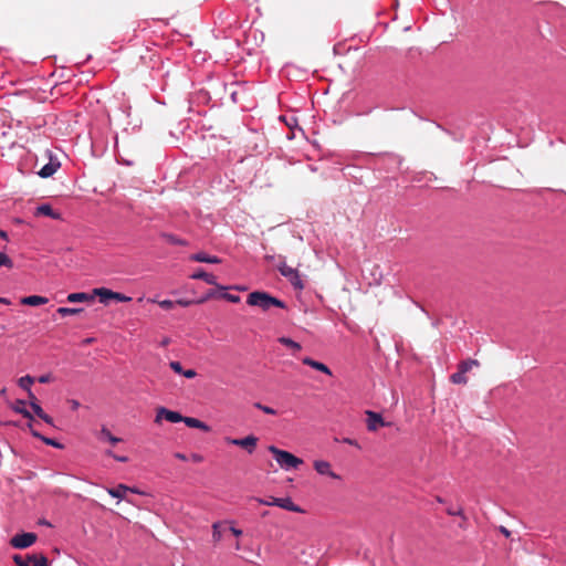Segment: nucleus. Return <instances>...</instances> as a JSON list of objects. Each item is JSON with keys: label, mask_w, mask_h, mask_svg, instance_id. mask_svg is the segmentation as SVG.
Segmentation results:
<instances>
[{"label": "nucleus", "mask_w": 566, "mask_h": 566, "mask_svg": "<svg viewBox=\"0 0 566 566\" xmlns=\"http://www.w3.org/2000/svg\"><path fill=\"white\" fill-rule=\"evenodd\" d=\"M247 303L251 306H258L262 311H269L272 306L285 308L284 302L261 291L250 293L248 295Z\"/></svg>", "instance_id": "f257e3e1"}, {"label": "nucleus", "mask_w": 566, "mask_h": 566, "mask_svg": "<svg viewBox=\"0 0 566 566\" xmlns=\"http://www.w3.org/2000/svg\"><path fill=\"white\" fill-rule=\"evenodd\" d=\"M269 451L273 454L279 465L285 470L296 469L303 464V460L295 457L291 452L281 450L274 446L269 447Z\"/></svg>", "instance_id": "f03ea898"}, {"label": "nucleus", "mask_w": 566, "mask_h": 566, "mask_svg": "<svg viewBox=\"0 0 566 566\" xmlns=\"http://www.w3.org/2000/svg\"><path fill=\"white\" fill-rule=\"evenodd\" d=\"M254 500L262 505L279 506L286 511L296 512V513L303 512L300 506L294 504V502L291 500V497L270 496L268 500L261 499V497H255Z\"/></svg>", "instance_id": "7ed1b4c3"}, {"label": "nucleus", "mask_w": 566, "mask_h": 566, "mask_svg": "<svg viewBox=\"0 0 566 566\" xmlns=\"http://www.w3.org/2000/svg\"><path fill=\"white\" fill-rule=\"evenodd\" d=\"M279 271L284 277H286L291 282V284L295 289H297V290L304 289L303 281H302L301 275L296 269H293L283 262L279 265Z\"/></svg>", "instance_id": "20e7f679"}, {"label": "nucleus", "mask_w": 566, "mask_h": 566, "mask_svg": "<svg viewBox=\"0 0 566 566\" xmlns=\"http://www.w3.org/2000/svg\"><path fill=\"white\" fill-rule=\"evenodd\" d=\"M38 539V536L35 533H21L14 535L10 539V544L14 548L23 549L32 546Z\"/></svg>", "instance_id": "39448f33"}, {"label": "nucleus", "mask_w": 566, "mask_h": 566, "mask_svg": "<svg viewBox=\"0 0 566 566\" xmlns=\"http://www.w3.org/2000/svg\"><path fill=\"white\" fill-rule=\"evenodd\" d=\"M94 294L97 295L99 297V301L103 303H106L108 300H116L123 303L132 301V297L126 296L122 293L113 292L105 287L95 289Z\"/></svg>", "instance_id": "423d86ee"}, {"label": "nucleus", "mask_w": 566, "mask_h": 566, "mask_svg": "<svg viewBox=\"0 0 566 566\" xmlns=\"http://www.w3.org/2000/svg\"><path fill=\"white\" fill-rule=\"evenodd\" d=\"M258 440L259 439L252 434L242 439L227 438L228 443L241 447L245 449L250 454L254 452L258 444Z\"/></svg>", "instance_id": "0eeeda50"}, {"label": "nucleus", "mask_w": 566, "mask_h": 566, "mask_svg": "<svg viewBox=\"0 0 566 566\" xmlns=\"http://www.w3.org/2000/svg\"><path fill=\"white\" fill-rule=\"evenodd\" d=\"M163 419L176 423L184 421V416H181L177 411H172L165 407H160L157 409L155 422L159 423Z\"/></svg>", "instance_id": "6e6552de"}, {"label": "nucleus", "mask_w": 566, "mask_h": 566, "mask_svg": "<svg viewBox=\"0 0 566 566\" xmlns=\"http://www.w3.org/2000/svg\"><path fill=\"white\" fill-rule=\"evenodd\" d=\"M366 416H367V429L369 431H373V432L377 431L380 427H385L388 424L387 422H385V420L380 413H377L371 410H367Z\"/></svg>", "instance_id": "1a4fd4ad"}, {"label": "nucleus", "mask_w": 566, "mask_h": 566, "mask_svg": "<svg viewBox=\"0 0 566 566\" xmlns=\"http://www.w3.org/2000/svg\"><path fill=\"white\" fill-rule=\"evenodd\" d=\"M314 469L318 474L328 475L332 479L339 480L340 476L332 470L331 463L324 460H317L314 462Z\"/></svg>", "instance_id": "9d476101"}, {"label": "nucleus", "mask_w": 566, "mask_h": 566, "mask_svg": "<svg viewBox=\"0 0 566 566\" xmlns=\"http://www.w3.org/2000/svg\"><path fill=\"white\" fill-rule=\"evenodd\" d=\"M139 493L136 489L129 488L125 484H118L116 488L107 489V493L116 499L125 500L127 492Z\"/></svg>", "instance_id": "9b49d317"}, {"label": "nucleus", "mask_w": 566, "mask_h": 566, "mask_svg": "<svg viewBox=\"0 0 566 566\" xmlns=\"http://www.w3.org/2000/svg\"><path fill=\"white\" fill-rule=\"evenodd\" d=\"M34 214L35 216L50 217V218H52L54 220H60L62 218L61 213L57 212V211H54L53 208L50 205H48V203L39 206L35 209Z\"/></svg>", "instance_id": "f8f14e48"}, {"label": "nucleus", "mask_w": 566, "mask_h": 566, "mask_svg": "<svg viewBox=\"0 0 566 566\" xmlns=\"http://www.w3.org/2000/svg\"><path fill=\"white\" fill-rule=\"evenodd\" d=\"M59 168H60V163L51 159L50 163H48L40 169L39 176L42 178H49V177L53 176Z\"/></svg>", "instance_id": "ddd939ff"}, {"label": "nucleus", "mask_w": 566, "mask_h": 566, "mask_svg": "<svg viewBox=\"0 0 566 566\" xmlns=\"http://www.w3.org/2000/svg\"><path fill=\"white\" fill-rule=\"evenodd\" d=\"M32 566H50V562L43 554H28L24 556Z\"/></svg>", "instance_id": "4468645a"}, {"label": "nucleus", "mask_w": 566, "mask_h": 566, "mask_svg": "<svg viewBox=\"0 0 566 566\" xmlns=\"http://www.w3.org/2000/svg\"><path fill=\"white\" fill-rule=\"evenodd\" d=\"M302 361H303L304 365H307V366H310V367H312V368H314V369H316L318 371H322V373H324L326 375H329V376L332 375V371L328 368V366H326L325 364H323L321 361H316V360H314V359H312L310 357L303 358Z\"/></svg>", "instance_id": "2eb2a0df"}, {"label": "nucleus", "mask_w": 566, "mask_h": 566, "mask_svg": "<svg viewBox=\"0 0 566 566\" xmlns=\"http://www.w3.org/2000/svg\"><path fill=\"white\" fill-rule=\"evenodd\" d=\"M190 260L196 261V262L211 263V264H218L221 262V260L218 256L208 255L203 252L192 254L190 256Z\"/></svg>", "instance_id": "dca6fc26"}, {"label": "nucleus", "mask_w": 566, "mask_h": 566, "mask_svg": "<svg viewBox=\"0 0 566 566\" xmlns=\"http://www.w3.org/2000/svg\"><path fill=\"white\" fill-rule=\"evenodd\" d=\"M190 277L193 280H203L206 283H208L210 285L218 286L217 277L211 273L205 272L203 270H199V271L195 272L193 274H191Z\"/></svg>", "instance_id": "f3484780"}, {"label": "nucleus", "mask_w": 566, "mask_h": 566, "mask_svg": "<svg viewBox=\"0 0 566 566\" xmlns=\"http://www.w3.org/2000/svg\"><path fill=\"white\" fill-rule=\"evenodd\" d=\"M48 302H49V300L46 297L40 296V295H30V296H25V297L21 298V303L23 305H29V306H39V305L46 304Z\"/></svg>", "instance_id": "a211bd4d"}, {"label": "nucleus", "mask_w": 566, "mask_h": 566, "mask_svg": "<svg viewBox=\"0 0 566 566\" xmlns=\"http://www.w3.org/2000/svg\"><path fill=\"white\" fill-rule=\"evenodd\" d=\"M11 409L17 413L22 415L24 418H28L29 420L33 419L32 413L25 408L24 400L18 399L14 403L11 405Z\"/></svg>", "instance_id": "6ab92c4d"}, {"label": "nucleus", "mask_w": 566, "mask_h": 566, "mask_svg": "<svg viewBox=\"0 0 566 566\" xmlns=\"http://www.w3.org/2000/svg\"><path fill=\"white\" fill-rule=\"evenodd\" d=\"M185 424L189 428H196V429H200V430H203V431H209L210 428L209 426H207L205 422L200 421L199 419L197 418H192V417H184V421Z\"/></svg>", "instance_id": "aec40b11"}, {"label": "nucleus", "mask_w": 566, "mask_h": 566, "mask_svg": "<svg viewBox=\"0 0 566 566\" xmlns=\"http://www.w3.org/2000/svg\"><path fill=\"white\" fill-rule=\"evenodd\" d=\"M32 436L38 438V439H40L41 441H43L48 446H51V447H54V448H57V449H62L63 448V446L60 442H57L56 440L48 438V437H44L41 433H39L38 431H35V430H32Z\"/></svg>", "instance_id": "412c9836"}, {"label": "nucleus", "mask_w": 566, "mask_h": 566, "mask_svg": "<svg viewBox=\"0 0 566 566\" xmlns=\"http://www.w3.org/2000/svg\"><path fill=\"white\" fill-rule=\"evenodd\" d=\"M93 300V296L86 294V293H71L67 295V301L71 303L75 302H86Z\"/></svg>", "instance_id": "4be33fe9"}, {"label": "nucleus", "mask_w": 566, "mask_h": 566, "mask_svg": "<svg viewBox=\"0 0 566 566\" xmlns=\"http://www.w3.org/2000/svg\"><path fill=\"white\" fill-rule=\"evenodd\" d=\"M479 365H480V363L476 359H467V360L461 361L458 365V369H460L462 373L467 374L473 367H478Z\"/></svg>", "instance_id": "5701e85b"}, {"label": "nucleus", "mask_w": 566, "mask_h": 566, "mask_svg": "<svg viewBox=\"0 0 566 566\" xmlns=\"http://www.w3.org/2000/svg\"><path fill=\"white\" fill-rule=\"evenodd\" d=\"M450 379L453 384H457V385H465L468 382L465 373H462L460 369H458L457 373L452 374Z\"/></svg>", "instance_id": "b1692460"}, {"label": "nucleus", "mask_w": 566, "mask_h": 566, "mask_svg": "<svg viewBox=\"0 0 566 566\" xmlns=\"http://www.w3.org/2000/svg\"><path fill=\"white\" fill-rule=\"evenodd\" d=\"M279 342H280L282 345H284V346L290 347V348H291V349H293L294 352H298V350H301V348H302V347H301V345H300L298 343L294 342L293 339H291V338H289V337H284V336H283V337H280V338H279Z\"/></svg>", "instance_id": "393cba45"}, {"label": "nucleus", "mask_w": 566, "mask_h": 566, "mask_svg": "<svg viewBox=\"0 0 566 566\" xmlns=\"http://www.w3.org/2000/svg\"><path fill=\"white\" fill-rule=\"evenodd\" d=\"M18 382H19V386L22 389L27 390V394H28L29 390H31L32 384L34 382V378L27 375V376L21 377Z\"/></svg>", "instance_id": "a878e982"}, {"label": "nucleus", "mask_w": 566, "mask_h": 566, "mask_svg": "<svg viewBox=\"0 0 566 566\" xmlns=\"http://www.w3.org/2000/svg\"><path fill=\"white\" fill-rule=\"evenodd\" d=\"M101 438L106 439L112 444H116V443L122 441L120 438H117V437L113 436L111 433V431L108 429H106V428H102V430H101Z\"/></svg>", "instance_id": "bb28decb"}, {"label": "nucleus", "mask_w": 566, "mask_h": 566, "mask_svg": "<svg viewBox=\"0 0 566 566\" xmlns=\"http://www.w3.org/2000/svg\"><path fill=\"white\" fill-rule=\"evenodd\" d=\"M56 312L61 316L77 315L83 312V308L59 307Z\"/></svg>", "instance_id": "cd10ccee"}, {"label": "nucleus", "mask_w": 566, "mask_h": 566, "mask_svg": "<svg viewBox=\"0 0 566 566\" xmlns=\"http://www.w3.org/2000/svg\"><path fill=\"white\" fill-rule=\"evenodd\" d=\"M447 514L451 515V516H460L462 518V521L467 522V516L464 515L463 509L461 506H458V507L449 506L447 509Z\"/></svg>", "instance_id": "c85d7f7f"}, {"label": "nucleus", "mask_w": 566, "mask_h": 566, "mask_svg": "<svg viewBox=\"0 0 566 566\" xmlns=\"http://www.w3.org/2000/svg\"><path fill=\"white\" fill-rule=\"evenodd\" d=\"M161 237L165 239L166 242L176 244V245H185L186 242L179 238H177L174 234L170 233H163Z\"/></svg>", "instance_id": "c756f323"}, {"label": "nucleus", "mask_w": 566, "mask_h": 566, "mask_svg": "<svg viewBox=\"0 0 566 566\" xmlns=\"http://www.w3.org/2000/svg\"><path fill=\"white\" fill-rule=\"evenodd\" d=\"M222 525L221 522H216L212 525V539L214 543H218L222 538V533L220 531V526Z\"/></svg>", "instance_id": "7c9ffc66"}, {"label": "nucleus", "mask_w": 566, "mask_h": 566, "mask_svg": "<svg viewBox=\"0 0 566 566\" xmlns=\"http://www.w3.org/2000/svg\"><path fill=\"white\" fill-rule=\"evenodd\" d=\"M0 266L12 268V260L3 252H0Z\"/></svg>", "instance_id": "2f4dec72"}, {"label": "nucleus", "mask_w": 566, "mask_h": 566, "mask_svg": "<svg viewBox=\"0 0 566 566\" xmlns=\"http://www.w3.org/2000/svg\"><path fill=\"white\" fill-rule=\"evenodd\" d=\"M13 562L15 564V566H30L27 558L22 555H14L13 556Z\"/></svg>", "instance_id": "473e14b6"}, {"label": "nucleus", "mask_w": 566, "mask_h": 566, "mask_svg": "<svg viewBox=\"0 0 566 566\" xmlns=\"http://www.w3.org/2000/svg\"><path fill=\"white\" fill-rule=\"evenodd\" d=\"M30 407L33 410V412L40 418L44 413L42 407L39 405V402L30 401Z\"/></svg>", "instance_id": "72a5a7b5"}, {"label": "nucleus", "mask_w": 566, "mask_h": 566, "mask_svg": "<svg viewBox=\"0 0 566 566\" xmlns=\"http://www.w3.org/2000/svg\"><path fill=\"white\" fill-rule=\"evenodd\" d=\"M169 366L176 374L182 375L184 368L179 361L172 360L169 363Z\"/></svg>", "instance_id": "f704fd0d"}, {"label": "nucleus", "mask_w": 566, "mask_h": 566, "mask_svg": "<svg viewBox=\"0 0 566 566\" xmlns=\"http://www.w3.org/2000/svg\"><path fill=\"white\" fill-rule=\"evenodd\" d=\"M254 406L258 409L262 410L263 412H265L268 415H275L276 413V411L273 408L264 406V405H261L260 402H256Z\"/></svg>", "instance_id": "c9c22d12"}, {"label": "nucleus", "mask_w": 566, "mask_h": 566, "mask_svg": "<svg viewBox=\"0 0 566 566\" xmlns=\"http://www.w3.org/2000/svg\"><path fill=\"white\" fill-rule=\"evenodd\" d=\"M158 304L164 310H171L175 305V302H172L170 300H164V301L158 302Z\"/></svg>", "instance_id": "e433bc0d"}, {"label": "nucleus", "mask_w": 566, "mask_h": 566, "mask_svg": "<svg viewBox=\"0 0 566 566\" xmlns=\"http://www.w3.org/2000/svg\"><path fill=\"white\" fill-rule=\"evenodd\" d=\"M96 93H90L87 96H86V103H87V106H93L94 103H99V99L96 98Z\"/></svg>", "instance_id": "4c0bfd02"}, {"label": "nucleus", "mask_w": 566, "mask_h": 566, "mask_svg": "<svg viewBox=\"0 0 566 566\" xmlns=\"http://www.w3.org/2000/svg\"><path fill=\"white\" fill-rule=\"evenodd\" d=\"M222 297L226 298L227 301L231 302V303H239L240 302V296L239 295L224 293L222 295Z\"/></svg>", "instance_id": "58836bf2"}, {"label": "nucleus", "mask_w": 566, "mask_h": 566, "mask_svg": "<svg viewBox=\"0 0 566 566\" xmlns=\"http://www.w3.org/2000/svg\"><path fill=\"white\" fill-rule=\"evenodd\" d=\"M182 376H185L188 379H192L197 376V373L195 369H187V370H184Z\"/></svg>", "instance_id": "ea45409f"}, {"label": "nucleus", "mask_w": 566, "mask_h": 566, "mask_svg": "<svg viewBox=\"0 0 566 566\" xmlns=\"http://www.w3.org/2000/svg\"><path fill=\"white\" fill-rule=\"evenodd\" d=\"M40 419H42L45 423L48 424H53V419L52 417H50L48 413H43L42 417H40Z\"/></svg>", "instance_id": "a19ab883"}, {"label": "nucleus", "mask_w": 566, "mask_h": 566, "mask_svg": "<svg viewBox=\"0 0 566 566\" xmlns=\"http://www.w3.org/2000/svg\"><path fill=\"white\" fill-rule=\"evenodd\" d=\"M39 382L46 384L51 380V375H42L38 378Z\"/></svg>", "instance_id": "79ce46f5"}, {"label": "nucleus", "mask_w": 566, "mask_h": 566, "mask_svg": "<svg viewBox=\"0 0 566 566\" xmlns=\"http://www.w3.org/2000/svg\"><path fill=\"white\" fill-rule=\"evenodd\" d=\"M499 531L505 536V537H510L511 536V532L505 527V526H500L499 527Z\"/></svg>", "instance_id": "37998d69"}, {"label": "nucleus", "mask_w": 566, "mask_h": 566, "mask_svg": "<svg viewBox=\"0 0 566 566\" xmlns=\"http://www.w3.org/2000/svg\"><path fill=\"white\" fill-rule=\"evenodd\" d=\"M176 303H177V304H179V305H181V306H189V305H191L193 302H192V301L178 300Z\"/></svg>", "instance_id": "c03bdc74"}, {"label": "nucleus", "mask_w": 566, "mask_h": 566, "mask_svg": "<svg viewBox=\"0 0 566 566\" xmlns=\"http://www.w3.org/2000/svg\"><path fill=\"white\" fill-rule=\"evenodd\" d=\"M230 531H231V533H232L234 536H237V537H239V536H241V535H242V531H241V530H239V528L231 527V528H230Z\"/></svg>", "instance_id": "a18cd8bd"}, {"label": "nucleus", "mask_w": 566, "mask_h": 566, "mask_svg": "<svg viewBox=\"0 0 566 566\" xmlns=\"http://www.w3.org/2000/svg\"><path fill=\"white\" fill-rule=\"evenodd\" d=\"M28 398H29V402L30 401L38 402V399H36L35 395L32 392V390H29Z\"/></svg>", "instance_id": "49530a36"}, {"label": "nucleus", "mask_w": 566, "mask_h": 566, "mask_svg": "<svg viewBox=\"0 0 566 566\" xmlns=\"http://www.w3.org/2000/svg\"><path fill=\"white\" fill-rule=\"evenodd\" d=\"M231 101L234 104L240 102L239 98H238V92L234 91V92L231 93Z\"/></svg>", "instance_id": "de8ad7c7"}, {"label": "nucleus", "mask_w": 566, "mask_h": 566, "mask_svg": "<svg viewBox=\"0 0 566 566\" xmlns=\"http://www.w3.org/2000/svg\"><path fill=\"white\" fill-rule=\"evenodd\" d=\"M191 459H192V461H195V462H201V461L203 460V458H202L200 454H197V453H193V454L191 455Z\"/></svg>", "instance_id": "09e8293b"}, {"label": "nucleus", "mask_w": 566, "mask_h": 566, "mask_svg": "<svg viewBox=\"0 0 566 566\" xmlns=\"http://www.w3.org/2000/svg\"><path fill=\"white\" fill-rule=\"evenodd\" d=\"M113 458H114L116 461H119V462H127V461H128V458H127V457L113 455Z\"/></svg>", "instance_id": "8fccbe9b"}, {"label": "nucleus", "mask_w": 566, "mask_h": 566, "mask_svg": "<svg viewBox=\"0 0 566 566\" xmlns=\"http://www.w3.org/2000/svg\"><path fill=\"white\" fill-rule=\"evenodd\" d=\"M175 457H176L177 459H179V460H182V461H186V460H187L186 455H185V454H182V453H176V454H175Z\"/></svg>", "instance_id": "3c124183"}, {"label": "nucleus", "mask_w": 566, "mask_h": 566, "mask_svg": "<svg viewBox=\"0 0 566 566\" xmlns=\"http://www.w3.org/2000/svg\"><path fill=\"white\" fill-rule=\"evenodd\" d=\"M0 238H1V239H8V234H7V232H6V231H3V230H1V229H0Z\"/></svg>", "instance_id": "603ef678"}, {"label": "nucleus", "mask_w": 566, "mask_h": 566, "mask_svg": "<svg viewBox=\"0 0 566 566\" xmlns=\"http://www.w3.org/2000/svg\"><path fill=\"white\" fill-rule=\"evenodd\" d=\"M27 427L30 429V431L32 432L33 429V419L30 420L28 423H27Z\"/></svg>", "instance_id": "864d4df0"}, {"label": "nucleus", "mask_w": 566, "mask_h": 566, "mask_svg": "<svg viewBox=\"0 0 566 566\" xmlns=\"http://www.w3.org/2000/svg\"><path fill=\"white\" fill-rule=\"evenodd\" d=\"M0 304H10V301L7 298L0 297Z\"/></svg>", "instance_id": "5fc2aeb1"}, {"label": "nucleus", "mask_w": 566, "mask_h": 566, "mask_svg": "<svg viewBox=\"0 0 566 566\" xmlns=\"http://www.w3.org/2000/svg\"><path fill=\"white\" fill-rule=\"evenodd\" d=\"M78 406H80L78 401H76V400L72 401V408L73 409H76Z\"/></svg>", "instance_id": "6e6d98bb"}, {"label": "nucleus", "mask_w": 566, "mask_h": 566, "mask_svg": "<svg viewBox=\"0 0 566 566\" xmlns=\"http://www.w3.org/2000/svg\"><path fill=\"white\" fill-rule=\"evenodd\" d=\"M211 296H212V293H209V294L207 295V297L201 298L200 301H198V303H203L208 297H211Z\"/></svg>", "instance_id": "4d7b16f0"}, {"label": "nucleus", "mask_w": 566, "mask_h": 566, "mask_svg": "<svg viewBox=\"0 0 566 566\" xmlns=\"http://www.w3.org/2000/svg\"><path fill=\"white\" fill-rule=\"evenodd\" d=\"M344 442H346V443H348V444H355V443H354V441H353V440H350V439H348V438H347V439H345V440H344Z\"/></svg>", "instance_id": "13d9d810"}, {"label": "nucleus", "mask_w": 566, "mask_h": 566, "mask_svg": "<svg viewBox=\"0 0 566 566\" xmlns=\"http://www.w3.org/2000/svg\"><path fill=\"white\" fill-rule=\"evenodd\" d=\"M106 454H107V455H109V457H112V458H113V455H116V454H115V453H113V451H111V450H107V451H106Z\"/></svg>", "instance_id": "bf43d9fd"}, {"label": "nucleus", "mask_w": 566, "mask_h": 566, "mask_svg": "<svg viewBox=\"0 0 566 566\" xmlns=\"http://www.w3.org/2000/svg\"><path fill=\"white\" fill-rule=\"evenodd\" d=\"M235 548H237V549H240V544H239V542L235 544Z\"/></svg>", "instance_id": "052dcab7"}, {"label": "nucleus", "mask_w": 566, "mask_h": 566, "mask_svg": "<svg viewBox=\"0 0 566 566\" xmlns=\"http://www.w3.org/2000/svg\"><path fill=\"white\" fill-rule=\"evenodd\" d=\"M268 514H269V512H263L262 516H266Z\"/></svg>", "instance_id": "680f3d73"}]
</instances>
